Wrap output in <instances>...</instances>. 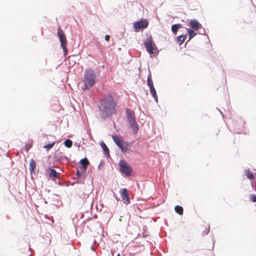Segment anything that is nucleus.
Segmentation results:
<instances>
[{"label":"nucleus","mask_w":256,"mask_h":256,"mask_svg":"<svg viewBox=\"0 0 256 256\" xmlns=\"http://www.w3.org/2000/svg\"><path fill=\"white\" fill-rule=\"evenodd\" d=\"M116 102L110 94H106L100 100L98 108L101 118L104 120L116 114Z\"/></svg>","instance_id":"1"},{"label":"nucleus","mask_w":256,"mask_h":256,"mask_svg":"<svg viewBox=\"0 0 256 256\" xmlns=\"http://www.w3.org/2000/svg\"><path fill=\"white\" fill-rule=\"evenodd\" d=\"M118 171L122 176L124 178H130L136 176V172L134 168L128 162V161H118Z\"/></svg>","instance_id":"2"},{"label":"nucleus","mask_w":256,"mask_h":256,"mask_svg":"<svg viewBox=\"0 0 256 256\" xmlns=\"http://www.w3.org/2000/svg\"><path fill=\"white\" fill-rule=\"evenodd\" d=\"M96 76L94 70L91 68L86 69L84 75V89L88 90L96 82Z\"/></svg>","instance_id":"3"},{"label":"nucleus","mask_w":256,"mask_h":256,"mask_svg":"<svg viewBox=\"0 0 256 256\" xmlns=\"http://www.w3.org/2000/svg\"><path fill=\"white\" fill-rule=\"evenodd\" d=\"M89 163L90 161H78L76 166V176L78 178L84 180L87 176V166Z\"/></svg>","instance_id":"4"},{"label":"nucleus","mask_w":256,"mask_h":256,"mask_svg":"<svg viewBox=\"0 0 256 256\" xmlns=\"http://www.w3.org/2000/svg\"><path fill=\"white\" fill-rule=\"evenodd\" d=\"M126 114L127 120L130 126L132 129L133 133L134 134H136L139 130V128L136 120L134 112L128 108H127L126 110Z\"/></svg>","instance_id":"5"},{"label":"nucleus","mask_w":256,"mask_h":256,"mask_svg":"<svg viewBox=\"0 0 256 256\" xmlns=\"http://www.w3.org/2000/svg\"><path fill=\"white\" fill-rule=\"evenodd\" d=\"M112 139L116 144L119 147L120 150L124 154H128L131 150L128 148L130 144L128 142H124L122 138L118 136H113Z\"/></svg>","instance_id":"6"},{"label":"nucleus","mask_w":256,"mask_h":256,"mask_svg":"<svg viewBox=\"0 0 256 256\" xmlns=\"http://www.w3.org/2000/svg\"><path fill=\"white\" fill-rule=\"evenodd\" d=\"M58 36L60 43V46L63 50L64 54L66 56L68 54L67 40L66 35L63 30L60 28L58 29Z\"/></svg>","instance_id":"7"},{"label":"nucleus","mask_w":256,"mask_h":256,"mask_svg":"<svg viewBox=\"0 0 256 256\" xmlns=\"http://www.w3.org/2000/svg\"><path fill=\"white\" fill-rule=\"evenodd\" d=\"M46 173L47 178L54 182H56V179L59 178L60 174L53 168V166H51V164L46 169Z\"/></svg>","instance_id":"8"},{"label":"nucleus","mask_w":256,"mask_h":256,"mask_svg":"<svg viewBox=\"0 0 256 256\" xmlns=\"http://www.w3.org/2000/svg\"><path fill=\"white\" fill-rule=\"evenodd\" d=\"M144 45L146 51L150 54H154L156 50L158 52L157 46L153 41L152 36L146 39L144 42ZM157 53H158V52H157Z\"/></svg>","instance_id":"9"},{"label":"nucleus","mask_w":256,"mask_h":256,"mask_svg":"<svg viewBox=\"0 0 256 256\" xmlns=\"http://www.w3.org/2000/svg\"><path fill=\"white\" fill-rule=\"evenodd\" d=\"M120 196L122 202L128 205L130 203V199L129 194V190L126 188H122L119 191Z\"/></svg>","instance_id":"10"},{"label":"nucleus","mask_w":256,"mask_h":256,"mask_svg":"<svg viewBox=\"0 0 256 256\" xmlns=\"http://www.w3.org/2000/svg\"><path fill=\"white\" fill-rule=\"evenodd\" d=\"M148 21L146 19H142L133 24V28L134 29V31L136 32L140 30L146 28H148Z\"/></svg>","instance_id":"11"},{"label":"nucleus","mask_w":256,"mask_h":256,"mask_svg":"<svg viewBox=\"0 0 256 256\" xmlns=\"http://www.w3.org/2000/svg\"><path fill=\"white\" fill-rule=\"evenodd\" d=\"M36 161H30L29 170L30 175H36L39 172V169L36 167Z\"/></svg>","instance_id":"12"},{"label":"nucleus","mask_w":256,"mask_h":256,"mask_svg":"<svg viewBox=\"0 0 256 256\" xmlns=\"http://www.w3.org/2000/svg\"><path fill=\"white\" fill-rule=\"evenodd\" d=\"M244 122L242 119H239L238 121L234 124L235 127L234 131L236 133L240 134L242 132V128L244 127Z\"/></svg>","instance_id":"13"},{"label":"nucleus","mask_w":256,"mask_h":256,"mask_svg":"<svg viewBox=\"0 0 256 256\" xmlns=\"http://www.w3.org/2000/svg\"><path fill=\"white\" fill-rule=\"evenodd\" d=\"M189 26L194 30H198L202 26V24L195 19L190 20Z\"/></svg>","instance_id":"14"},{"label":"nucleus","mask_w":256,"mask_h":256,"mask_svg":"<svg viewBox=\"0 0 256 256\" xmlns=\"http://www.w3.org/2000/svg\"><path fill=\"white\" fill-rule=\"evenodd\" d=\"M100 144L102 149L103 150L104 154L105 155L106 158L107 159H108L110 158V150L108 148L106 144L104 143L103 142H102L100 143Z\"/></svg>","instance_id":"15"},{"label":"nucleus","mask_w":256,"mask_h":256,"mask_svg":"<svg viewBox=\"0 0 256 256\" xmlns=\"http://www.w3.org/2000/svg\"><path fill=\"white\" fill-rule=\"evenodd\" d=\"M186 38V34H181L176 38V42L180 46L182 45Z\"/></svg>","instance_id":"16"},{"label":"nucleus","mask_w":256,"mask_h":256,"mask_svg":"<svg viewBox=\"0 0 256 256\" xmlns=\"http://www.w3.org/2000/svg\"><path fill=\"white\" fill-rule=\"evenodd\" d=\"M147 84L150 88L154 87V84H153V82L152 79V74H151L150 70H149V74L148 76Z\"/></svg>","instance_id":"17"},{"label":"nucleus","mask_w":256,"mask_h":256,"mask_svg":"<svg viewBox=\"0 0 256 256\" xmlns=\"http://www.w3.org/2000/svg\"><path fill=\"white\" fill-rule=\"evenodd\" d=\"M182 28V25L180 24H174L172 26V31L174 34H176L178 30Z\"/></svg>","instance_id":"18"},{"label":"nucleus","mask_w":256,"mask_h":256,"mask_svg":"<svg viewBox=\"0 0 256 256\" xmlns=\"http://www.w3.org/2000/svg\"><path fill=\"white\" fill-rule=\"evenodd\" d=\"M174 211L179 215H182L184 213V208L182 206L176 205L174 207Z\"/></svg>","instance_id":"19"},{"label":"nucleus","mask_w":256,"mask_h":256,"mask_svg":"<svg viewBox=\"0 0 256 256\" xmlns=\"http://www.w3.org/2000/svg\"><path fill=\"white\" fill-rule=\"evenodd\" d=\"M186 30L189 37V39L186 42H188L190 40H191L192 38H193L194 36H196V33L194 32V30H192L190 28H187Z\"/></svg>","instance_id":"20"},{"label":"nucleus","mask_w":256,"mask_h":256,"mask_svg":"<svg viewBox=\"0 0 256 256\" xmlns=\"http://www.w3.org/2000/svg\"><path fill=\"white\" fill-rule=\"evenodd\" d=\"M73 179L74 180V181L71 184L72 186H74L76 184H84V180H83L82 178H79L76 177L74 178Z\"/></svg>","instance_id":"21"},{"label":"nucleus","mask_w":256,"mask_h":256,"mask_svg":"<svg viewBox=\"0 0 256 256\" xmlns=\"http://www.w3.org/2000/svg\"><path fill=\"white\" fill-rule=\"evenodd\" d=\"M64 144L65 146L70 148L72 146V142L70 139H66L64 141Z\"/></svg>","instance_id":"22"},{"label":"nucleus","mask_w":256,"mask_h":256,"mask_svg":"<svg viewBox=\"0 0 256 256\" xmlns=\"http://www.w3.org/2000/svg\"><path fill=\"white\" fill-rule=\"evenodd\" d=\"M245 174L247 178H248L250 180H253L254 178V174L250 170H246L245 172Z\"/></svg>","instance_id":"23"},{"label":"nucleus","mask_w":256,"mask_h":256,"mask_svg":"<svg viewBox=\"0 0 256 256\" xmlns=\"http://www.w3.org/2000/svg\"><path fill=\"white\" fill-rule=\"evenodd\" d=\"M54 144L55 142H54L52 143H49L47 144L44 145L43 147L44 148H46L47 150H48L54 146Z\"/></svg>","instance_id":"24"},{"label":"nucleus","mask_w":256,"mask_h":256,"mask_svg":"<svg viewBox=\"0 0 256 256\" xmlns=\"http://www.w3.org/2000/svg\"><path fill=\"white\" fill-rule=\"evenodd\" d=\"M6 220H11V218L8 214L2 215L1 220L2 222H4Z\"/></svg>","instance_id":"25"},{"label":"nucleus","mask_w":256,"mask_h":256,"mask_svg":"<svg viewBox=\"0 0 256 256\" xmlns=\"http://www.w3.org/2000/svg\"><path fill=\"white\" fill-rule=\"evenodd\" d=\"M150 92L152 96H156L157 95L154 87L150 88Z\"/></svg>","instance_id":"26"},{"label":"nucleus","mask_w":256,"mask_h":256,"mask_svg":"<svg viewBox=\"0 0 256 256\" xmlns=\"http://www.w3.org/2000/svg\"><path fill=\"white\" fill-rule=\"evenodd\" d=\"M210 231V226L209 225L207 228H206L203 231L202 234L203 236L207 235Z\"/></svg>","instance_id":"27"},{"label":"nucleus","mask_w":256,"mask_h":256,"mask_svg":"<svg viewBox=\"0 0 256 256\" xmlns=\"http://www.w3.org/2000/svg\"><path fill=\"white\" fill-rule=\"evenodd\" d=\"M105 164V161H100L98 165V170H101Z\"/></svg>","instance_id":"28"},{"label":"nucleus","mask_w":256,"mask_h":256,"mask_svg":"<svg viewBox=\"0 0 256 256\" xmlns=\"http://www.w3.org/2000/svg\"><path fill=\"white\" fill-rule=\"evenodd\" d=\"M250 199L252 202H256V196L252 194L250 196Z\"/></svg>","instance_id":"29"},{"label":"nucleus","mask_w":256,"mask_h":256,"mask_svg":"<svg viewBox=\"0 0 256 256\" xmlns=\"http://www.w3.org/2000/svg\"><path fill=\"white\" fill-rule=\"evenodd\" d=\"M144 164V168L146 169H148L149 168H151V166L150 165V164L149 163H147V162H144L143 164Z\"/></svg>","instance_id":"30"},{"label":"nucleus","mask_w":256,"mask_h":256,"mask_svg":"<svg viewBox=\"0 0 256 256\" xmlns=\"http://www.w3.org/2000/svg\"><path fill=\"white\" fill-rule=\"evenodd\" d=\"M110 35H106L104 37V39L106 41H108L110 40Z\"/></svg>","instance_id":"31"},{"label":"nucleus","mask_w":256,"mask_h":256,"mask_svg":"<svg viewBox=\"0 0 256 256\" xmlns=\"http://www.w3.org/2000/svg\"><path fill=\"white\" fill-rule=\"evenodd\" d=\"M204 32H205V30L204 28H202V30H200L198 33L200 34H204Z\"/></svg>","instance_id":"32"},{"label":"nucleus","mask_w":256,"mask_h":256,"mask_svg":"<svg viewBox=\"0 0 256 256\" xmlns=\"http://www.w3.org/2000/svg\"><path fill=\"white\" fill-rule=\"evenodd\" d=\"M198 256H207L206 254L204 252H200V254H199Z\"/></svg>","instance_id":"33"},{"label":"nucleus","mask_w":256,"mask_h":256,"mask_svg":"<svg viewBox=\"0 0 256 256\" xmlns=\"http://www.w3.org/2000/svg\"><path fill=\"white\" fill-rule=\"evenodd\" d=\"M114 196L116 200L117 201L120 200V198H118V196H116V194L115 193H114Z\"/></svg>","instance_id":"34"},{"label":"nucleus","mask_w":256,"mask_h":256,"mask_svg":"<svg viewBox=\"0 0 256 256\" xmlns=\"http://www.w3.org/2000/svg\"><path fill=\"white\" fill-rule=\"evenodd\" d=\"M55 184L59 185V186H62V182H60V181H58L56 180V182H54Z\"/></svg>","instance_id":"35"},{"label":"nucleus","mask_w":256,"mask_h":256,"mask_svg":"<svg viewBox=\"0 0 256 256\" xmlns=\"http://www.w3.org/2000/svg\"><path fill=\"white\" fill-rule=\"evenodd\" d=\"M152 97L154 98V99L155 101H156V102H158V96H157V95H156V96H152Z\"/></svg>","instance_id":"36"},{"label":"nucleus","mask_w":256,"mask_h":256,"mask_svg":"<svg viewBox=\"0 0 256 256\" xmlns=\"http://www.w3.org/2000/svg\"><path fill=\"white\" fill-rule=\"evenodd\" d=\"M54 160H64L62 158H58V157H56V158Z\"/></svg>","instance_id":"37"},{"label":"nucleus","mask_w":256,"mask_h":256,"mask_svg":"<svg viewBox=\"0 0 256 256\" xmlns=\"http://www.w3.org/2000/svg\"><path fill=\"white\" fill-rule=\"evenodd\" d=\"M80 160H88V159L86 157H84L80 158Z\"/></svg>","instance_id":"38"},{"label":"nucleus","mask_w":256,"mask_h":256,"mask_svg":"<svg viewBox=\"0 0 256 256\" xmlns=\"http://www.w3.org/2000/svg\"><path fill=\"white\" fill-rule=\"evenodd\" d=\"M222 116V117L224 118V114H223V112H221L220 110H219Z\"/></svg>","instance_id":"39"},{"label":"nucleus","mask_w":256,"mask_h":256,"mask_svg":"<svg viewBox=\"0 0 256 256\" xmlns=\"http://www.w3.org/2000/svg\"><path fill=\"white\" fill-rule=\"evenodd\" d=\"M114 251L111 250V253H112V256H114Z\"/></svg>","instance_id":"40"},{"label":"nucleus","mask_w":256,"mask_h":256,"mask_svg":"<svg viewBox=\"0 0 256 256\" xmlns=\"http://www.w3.org/2000/svg\"><path fill=\"white\" fill-rule=\"evenodd\" d=\"M90 219H92V218H90V217H88V218H87V219L86 220H87V221H88V220H90Z\"/></svg>","instance_id":"41"},{"label":"nucleus","mask_w":256,"mask_h":256,"mask_svg":"<svg viewBox=\"0 0 256 256\" xmlns=\"http://www.w3.org/2000/svg\"><path fill=\"white\" fill-rule=\"evenodd\" d=\"M116 256H120V253H118L117 254H116Z\"/></svg>","instance_id":"42"},{"label":"nucleus","mask_w":256,"mask_h":256,"mask_svg":"<svg viewBox=\"0 0 256 256\" xmlns=\"http://www.w3.org/2000/svg\"><path fill=\"white\" fill-rule=\"evenodd\" d=\"M26 150H28L30 148V146H29L28 148H27V146H26Z\"/></svg>","instance_id":"43"},{"label":"nucleus","mask_w":256,"mask_h":256,"mask_svg":"<svg viewBox=\"0 0 256 256\" xmlns=\"http://www.w3.org/2000/svg\"><path fill=\"white\" fill-rule=\"evenodd\" d=\"M91 249L93 250V247H92V246H91Z\"/></svg>","instance_id":"44"},{"label":"nucleus","mask_w":256,"mask_h":256,"mask_svg":"<svg viewBox=\"0 0 256 256\" xmlns=\"http://www.w3.org/2000/svg\"><path fill=\"white\" fill-rule=\"evenodd\" d=\"M83 195H84V198L85 197V194H83Z\"/></svg>","instance_id":"45"}]
</instances>
